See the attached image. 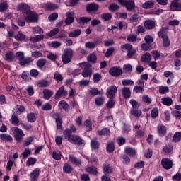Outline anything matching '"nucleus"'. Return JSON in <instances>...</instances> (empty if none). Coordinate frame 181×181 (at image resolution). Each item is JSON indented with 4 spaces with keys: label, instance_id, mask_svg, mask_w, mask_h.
I'll use <instances>...</instances> for the list:
<instances>
[{
    "label": "nucleus",
    "instance_id": "55",
    "mask_svg": "<svg viewBox=\"0 0 181 181\" xmlns=\"http://www.w3.org/2000/svg\"><path fill=\"white\" fill-rule=\"evenodd\" d=\"M181 141V132H177L175 133L173 137V141L174 142H179Z\"/></svg>",
    "mask_w": 181,
    "mask_h": 181
},
{
    "label": "nucleus",
    "instance_id": "56",
    "mask_svg": "<svg viewBox=\"0 0 181 181\" xmlns=\"http://www.w3.org/2000/svg\"><path fill=\"white\" fill-rule=\"evenodd\" d=\"M172 151H173V147L170 144L165 145L163 148V152H164V153H170Z\"/></svg>",
    "mask_w": 181,
    "mask_h": 181
},
{
    "label": "nucleus",
    "instance_id": "15",
    "mask_svg": "<svg viewBox=\"0 0 181 181\" xmlns=\"http://www.w3.org/2000/svg\"><path fill=\"white\" fill-rule=\"evenodd\" d=\"M122 95L125 98V100H128V98H131V89L128 87H124L122 90Z\"/></svg>",
    "mask_w": 181,
    "mask_h": 181
},
{
    "label": "nucleus",
    "instance_id": "41",
    "mask_svg": "<svg viewBox=\"0 0 181 181\" xmlns=\"http://www.w3.org/2000/svg\"><path fill=\"white\" fill-rule=\"evenodd\" d=\"M141 60L143 62V63H149V62H151V54L146 52V54H143Z\"/></svg>",
    "mask_w": 181,
    "mask_h": 181
},
{
    "label": "nucleus",
    "instance_id": "9",
    "mask_svg": "<svg viewBox=\"0 0 181 181\" xmlns=\"http://www.w3.org/2000/svg\"><path fill=\"white\" fill-rule=\"evenodd\" d=\"M109 74L112 77H119L122 76V69L118 66H112L109 70Z\"/></svg>",
    "mask_w": 181,
    "mask_h": 181
},
{
    "label": "nucleus",
    "instance_id": "57",
    "mask_svg": "<svg viewBox=\"0 0 181 181\" xmlns=\"http://www.w3.org/2000/svg\"><path fill=\"white\" fill-rule=\"evenodd\" d=\"M33 136H29L23 141V146H29V145H31L32 142L34 141Z\"/></svg>",
    "mask_w": 181,
    "mask_h": 181
},
{
    "label": "nucleus",
    "instance_id": "16",
    "mask_svg": "<svg viewBox=\"0 0 181 181\" xmlns=\"http://www.w3.org/2000/svg\"><path fill=\"white\" fill-rule=\"evenodd\" d=\"M157 134L160 136H165L166 135V127L163 124H158L157 127Z\"/></svg>",
    "mask_w": 181,
    "mask_h": 181
},
{
    "label": "nucleus",
    "instance_id": "32",
    "mask_svg": "<svg viewBox=\"0 0 181 181\" xmlns=\"http://www.w3.org/2000/svg\"><path fill=\"white\" fill-rule=\"evenodd\" d=\"M33 62V59H32V57H25L23 59L21 62H18L20 66H26L30 64Z\"/></svg>",
    "mask_w": 181,
    "mask_h": 181
},
{
    "label": "nucleus",
    "instance_id": "63",
    "mask_svg": "<svg viewBox=\"0 0 181 181\" xmlns=\"http://www.w3.org/2000/svg\"><path fill=\"white\" fill-rule=\"evenodd\" d=\"M122 86H134V81L131 79H123L122 81Z\"/></svg>",
    "mask_w": 181,
    "mask_h": 181
},
{
    "label": "nucleus",
    "instance_id": "59",
    "mask_svg": "<svg viewBox=\"0 0 181 181\" xmlns=\"http://www.w3.org/2000/svg\"><path fill=\"white\" fill-rule=\"evenodd\" d=\"M54 78L57 81L58 83H60V81H63V76L61 75L59 72H55L54 74Z\"/></svg>",
    "mask_w": 181,
    "mask_h": 181
},
{
    "label": "nucleus",
    "instance_id": "24",
    "mask_svg": "<svg viewBox=\"0 0 181 181\" xmlns=\"http://www.w3.org/2000/svg\"><path fill=\"white\" fill-rule=\"evenodd\" d=\"M130 114L131 115H133V117H136L137 118H139V117L142 115V110H139V107L131 109Z\"/></svg>",
    "mask_w": 181,
    "mask_h": 181
},
{
    "label": "nucleus",
    "instance_id": "2",
    "mask_svg": "<svg viewBox=\"0 0 181 181\" xmlns=\"http://www.w3.org/2000/svg\"><path fill=\"white\" fill-rule=\"evenodd\" d=\"M81 66L83 67L81 74L84 78H87L93 76V68L91 64H90L88 62H83L81 64Z\"/></svg>",
    "mask_w": 181,
    "mask_h": 181
},
{
    "label": "nucleus",
    "instance_id": "29",
    "mask_svg": "<svg viewBox=\"0 0 181 181\" xmlns=\"http://www.w3.org/2000/svg\"><path fill=\"white\" fill-rule=\"evenodd\" d=\"M103 171L105 175H110V173H112V168L110 166V164H103Z\"/></svg>",
    "mask_w": 181,
    "mask_h": 181
},
{
    "label": "nucleus",
    "instance_id": "38",
    "mask_svg": "<svg viewBox=\"0 0 181 181\" xmlns=\"http://www.w3.org/2000/svg\"><path fill=\"white\" fill-rule=\"evenodd\" d=\"M144 26L146 29H153L155 28V22L151 20H147L144 22Z\"/></svg>",
    "mask_w": 181,
    "mask_h": 181
},
{
    "label": "nucleus",
    "instance_id": "64",
    "mask_svg": "<svg viewBox=\"0 0 181 181\" xmlns=\"http://www.w3.org/2000/svg\"><path fill=\"white\" fill-rule=\"evenodd\" d=\"M101 78H103V76L100 74L95 73L93 74V83H100Z\"/></svg>",
    "mask_w": 181,
    "mask_h": 181
},
{
    "label": "nucleus",
    "instance_id": "35",
    "mask_svg": "<svg viewBox=\"0 0 181 181\" xmlns=\"http://www.w3.org/2000/svg\"><path fill=\"white\" fill-rule=\"evenodd\" d=\"M0 139L1 141H6V142H12V141H13L12 136L11 135L6 134H1Z\"/></svg>",
    "mask_w": 181,
    "mask_h": 181
},
{
    "label": "nucleus",
    "instance_id": "31",
    "mask_svg": "<svg viewBox=\"0 0 181 181\" xmlns=\"http://www.w3.org/2000/svg\"><path fill=\"white\" fill-rule=\"evenodd\" d=\"M14 39H16L17 42H26V35L22 33H18L14 36Z\"/></svg>",
    "mask_w": 181,
    "mask_h": 181
},
{
    "label": "nucleus",
    "instance_id": "47",
    "mask_svg": "<svg viewBox=\"0 0 181 181\" xmlns=\"http://www.w3.org/2000/svg\"><path fill=\"white\" fill-rule=\"evenodd\" d=\"M95 103L97 107H101V105L105 103V99L103 97H96L95 98Z\"/></svg>",
    "mask_w": 181,
    "mask_h": 181
},
{
    "label": "nucleus",
    "instance_id": "48",
    "mask_svg": "<svg viewBox=\"0 0 181 181\" xmlns=\"http://www.w3.org/2000/svg\"><path fill=\"white\" fill-rule=\"evenodd\" d=\"M43 39H45V36L43 35H39L33 37H31L30 40V42H33V43H35L36 42H40V40H43Z\"/></svg>",
    "mask_w": 181,
    "mask_h": 181
},
{
    "label": "nucleus",
    "instance_id": "27",
    "mask_svg": "<svg viewBox=\"0 0 181 181\" xmlns=\"http://www.w3.org/2000/svg\"><path fill=\"white\" fill-rule=\"evenodd\" d=\"M55 115H57V117L55 118L57 128L58 129H62V125L63 124V119L62 118V117H60V115H59V113H57Z\"/></svg>",
    "mask_w": 181,
    "mask_h": 181
},
{
    "label": "nucleus",
    "instance_id": "19",
    "mask_svg": "<svg viewBox=\"0 0 181 181\" xmlns=\"http://www.w3.org/2000/svg\"><path fill=\"white\" fill-rule=\"evenodd\" d=\"M98 8H99L98 4L95 3L88 4L86 5L87 12H95V11H97Z\"/></svg>",
    "mask_w": 181,
    "mask_h": 181
},
{
    "label": "nucleus",
    "instance_id": "12",
    "mask_svg": "<svg viewBox=\"0 0 181 181\" xmlns=\"http://www.w3.org/2000/svg\"><path fill=\"white\" fill-rule=\"evenodd\" d=\"M40 175V170H39V168H35L30 174V180L37 181V179H39Z\"/></svg>",
    "mask_w": 181,
    "mask_h": 181
},
{
    "label": "nucleus",
    "instance_id": "20",
    "mask_svg": "<svg viewBox=\"0 0 181 181\" xmlns=\"http://www.w3.org/2000/svg\"><path fill=\"white\" fill-rule=\"evenodd\" d=\"M124 153L129 156L134 157L135 155H136V150H135V148L127 146L124 148Z\"/></svg>",
    "mask_w": 181,
    "mask_h": 181
},
{
    "label": "nucleus",
    "instance_id": "8",
    "mask_svg": "<svg viewBox=\"0 0 181 181\" xmlns=\"http://www.w3.org/2000/svg\"><path fill=\"white\" fill-rule=\"evenodd\" d=\"M67 90H66L64 86H62L56 92L54 98L55 100H59V98H61V97H67Z\"/></svg>",
    "mask_w": 181,
    "mask_h": 181
},
{
    "label": "nucleus",
    "instance_id": "33",
    "mask_svg": "<svg viewBox=\"0 0 181 181\" xmlns=\"http://www.w3.org/2000/svg\"><path fill=\"white\" fill-rule=\"evenodd\" d=\"M58 6L55 4L53 3H47L45 4V11H54L55 9H57Z\"/></svg>",
    "mask_w": 181,
    "mask_h": 181
},
{
    "label": "nucleus",
    "instance_id": "50",
    "mask_svg": "<svg viewBox=\"0 0 181 181\" xmlns=\"http://www.w3.org/2000/svg\"><path fill=\"white\" fill-rule=\"evenodd\" d=\"M87 59L90 63H95V62H97V55L94 53H91L88 56Z\"/></svg>",
    "mask_w": 181,
    "mask_h": 181
},
{
    "label": "nucleus",
    "instance_id": "45",
    "mask_svg": "<svg viewBox=\"0 0 181 181\" xmlns=\"http://www.w3.org/2000/svg\"><path fill=\"white\" fill-rule=\"evenodd\" d=\"M37 66L42 70L45 66H46V59H40L37 61Z\"/></svg>",
    "mask_w": 181,
    "mask_h": 181
},
{
    "label": "nucleus",
    "instance_id": "11",
    "mask_svg": "<svg viewBox=\"0 0 181 181\" xmlns=\"http://www.w3.org/2000/svg\"><path fill=\"white\" fill-rule=\"evenodd\" d=\"M69 142L74 145H84V141H83L81 137L77 135H72Z\"/></svg>",
    "mask_w": 181,
    "mask_h": 181
},
{
    "label": "nucleus",
    "instance_id": "36",
    "mask_svg": "<svg viewBox=\"0 0 181 181\" xmlns=\"http://www.w3.org/2000/svg\"><path fill=\"white\" fill-rule=\"evenodd\" d=\"M49 81H47L45 79L38 81L37 82V86H38L40 88H46V87H49Z\"/></svg>",
    "mask_w": 181,
    "mask_h": 181
},
{
    "label": "nucleus",
    "instance_id": "13",
    "mask_svg": "<svg viewBox=\"0 0 181 181\" xmlns=\"http://www.w3.org/2000/svg\"><path fill=\"white\" fill-rule=\"evenodd\" d=\"M17 11L22 13H27L30 11V7L25 3H21L18 6Z\"/></svg>",
    "mask_w": 181,
    "mask_h": 181
},
{
    "label": "nucleus",
    "instance_id": "26",
    "mask_svg": "<svg viewBox=\"0 0 181 181\" xmlns=\"http://www.w3.org/2000/svg\"><path fill=\"white\" fill-rule=\"evenodd\" d=\"M11 122L12 125H16V126L21 125L22 124L21 123V120L18 118L17 115L15 113H13L11 115Z\"/></svg>",
    "mask_w": 181,
    "mask_h": 181
},
{
    "label": "nucleus",
    "instance_id": "25",
    "mask_svg": "<svg viewBox=\"0 0 181 181\" xmlns=\"http://www.w3.org/2000/svg\"><path fill=\"white\" fill-rule=\"evenodd\" d=\"M153 6H155V1L153 0L147 1L142 5L144 9H151L153 8Z\"/></svg>",
    "mask_w": 181,
    "mask_h": 181
},
{
    "label": "nucleus",
    "instance_id": "17",
    "mask_svg": "<svg viewBox=\"0 0 181 181\" xmlns=\"http://www.w3.org/2000/svg\"><path fill=\"white\" fill-rule=\"evenodd\" d=\"M69 159L71 163L75 165V166H81V160L74 157L73 155L69 156Z\"/></svg>",
    "mask_w": 181,
    "mask_h": 181
},
{
    "label": "nucleus",
    "instance_id": "23",
    "mask_svg": "<svg viewBox=\"0 0 181 181\" xmlns=\"http://www.w3.org/2000/svg\"><path fill=\"white\" fill-rule=\"evenodd\" d=\"M42 94H43V98L45 100H50L54 93H53V90L50 89H44Z\"/></svg>",
    "mask_w": 181,
    "mask_h": 181
},
{
    "label": "nucleus",
    "instance_id": "22",
    "mask_svg": "<svg viewBox=\"0 0 181 181\" xmlns=\"http://www.w3.org/2000/svg\"><path fill=\"white\" fill-rule=\"evenodd\" d=\"M88 91L89 94L93 95V97H95V95H103V90H98L97 88H90Z\"/></svg>",
    "mask_w": 181,
    "mask_h": 181
},
{
    "label": "nucleus",
    "instance_id": "60",
    "mask_svg": "<svg viewBox=\"0 0 181 181\" xmlns=\"http://www.w3.org/2000/svg\"><path fill=\"white\" fill-rule=\"evenodd\" d=\"M37 160H36V158H29L26 162V166L29 167V166H32L33 165H35V163H36Z\"/></svg>",
    "mask_w": 181,
    "mask_h": 181
},
{
    "label": "nucleus",
    "instance_id": "44",
    "mask_svg": "<svg viewBox=\"0 0 181 181\" xmlns=\"http://www.w3.org/2000/svg\"><path fill=\"white\" fill-rule=\"evenodd\" d=\"M58 107L62 108L64 111H69V104L64 100H61L58 104Z\"/></svg>",
    "mask_w": 181,
    "mask_h": 181
},
{
    "label": "nucleus",
    "instance_id": "30",
    "mask_svg": "<svg viewBox=\"0 0 181 181\" xmlns=\"http://www.w3.org/2000/svg\"><path fill=\"white\" fill-rule=\"evenodd\" d=\"M161 103L162 104H163V105H167L168 107H169L170 105H172V104L173 103V100L170 97L162 98Z\"/></svg>",
    "mask_w": 181,
    "mask_h": 181
},
{
    "label": "nucleus",
    "instance_id": "58",
    "mask_svg": "<svg viewBox=\"0 0 181 181\" xmlns=\"http://www.w3.org/2000/svg\"><path fill=\"white\" fill-rule=\"evenodd\" d=\"M5 57L8 62H12L15 59V54L13 52H9L6 54Z\"/></svg>",
    "mask_w": 181,
    "mask_h": 181
},
{
    "label": "nucleus",
    "instance_id": "28",
    "mask_svg": "<svg viewBox=\"0 0 181 181\" xmlns=\"http://www.w3.org/2000/svg\"><path fill=\"white\" fill-rule=\"evenodd\" d=\"M83 128H86V131H92L93 129V122L90 119H88L83 122Z\"/></svg>",
    "mask_w": 181,
    "mask_h": 181
},
{
    "label": "nucleus",
    "instance_id": "40",
    "mask_svg": "<svg viewBox=\"0 0 181 181\" xmlns=\"http://www.w3.org/2000/svg\"><path fill=\"white\" fill-rule=\"evenodd\" d=\"M130 22L132 23H137V22H139V21H141V16H139V14H133L130 19H129Z\"/></svg>",
    "mask_w": 181,
    "mask_h": 181
},
{
    "label": "nucleus",
    "instance_id": "3",
    "mask_svg": "<svg viewBox=\"0 0 181 181\" xmlns=\"http://www.w3.org/2000/svg\"><path fill=\"white\" fill-rule=\"evenodd\" d=\"M26 15L27 16L25 17V21L28 23H37V21H39V15H37V13H36L35 11L30 10Z\"/></svg>",
    "mask_w": 181,
    "mask_h": 181
},
{
    "label": "nucleus",
    "instance_id": "49",
    "mask_svg": "<svg viewBox=\"0 0 181 181\" xmlns=\"http://www.w3.org/2000/svg\"><path fill=\"white\" fill-rule=\"evenodd\" d=\"M30 74L28 72V71H25L21 74V78L23 80H25V81H30L32 80V78L29 76Z\"/></svg>",
    "mask_w": 181,
    "mask_h": 181
},
{
    "label": "nucleus",
    "instance_id": "10",
    "mask_svg": "<svg viewBox=\"0 0 181 181\" xmlns=\"http://www.w3.org/2000/svg\"><path fill=\"white\" fill-rule=\"evenodd\" d=\"M161 165L164 169L169 170L173 167V161L168 158H164L161 160Z\"/></svg>",
    "mask_w": 181,
    "mask_h": 181
},
{
    "label": "nucleus",
    "instance_id": "1",
    "mask_svg": "<svg viewBox=\"0 0 181 181\" xmlns=\"http://www.w3.org/2000/svg\"><path fill=\"white\" fill-rule=\"evenodd\" d=\"M158 37L163 39V46L164 47H169L170 46V40L168 36V28H162L158 33Z\"/></svg>",
    "mask_w": 181,
    "mask_h": 181
},
{
    "label": "nucleus",
    "instance_id": "53",
    "mask_svg": "<svg viewBox=\"0 0 181 181\" xmlns=\"http://www.w3.org/2000/svg\"><path fill=\"white\" fill-rule=\"evenodd\" d=\"M79 35H81V30L78 29L69 33V37H78Z\"/></svg>",
    "mask_w": 181,
    "mask_h": 181
},
{
    "label": "nucleus",
    "instance_id": "51",
    "mask_svg": "<svg viewBox=\"0 0 181 181\" xmlns=\"http://www.w3.org/2000/svg\"><path fill=\"white\" fill-rule=\"evenodd\" d=\"M47 59H49V60H51V62H56L57 59H59V57L56 54H53V52H49L47 55Z\"/></svg>",
    "mask_w": 181,
    "mask_h": 181
},
{
    "label": "nucleus",
    "instance_id": "21",
    "mask_svg": "<svg viewBox=\"0 0 181 181\" xmlns=\"http://www.w3.org/2000/svg\"><path fill=\"white\" fill-rule=\"evenodd\" d=\"M66 15L67 16L65 20L66 25H70L71 23H73L74 22V18H73V16H74V13L67 12Z\"/></svg>",
    "mask_w": 181,
    "mask_h": 181
},
{
    "label": "nucleus",
    "instance_id": "52",
    "mask_svg": "<svg viewBox=\"0 0 181 181\" xmlns=\"http://www.w3.org/2000/svg\"><path fill=\"white\" fill-rule=\"evenodd\" d=\"M114 105H115V100H114V98H109L106 103L107 108L111 110V108H114Z\"/></svg>",
    "mask_w": 181,
    "mask_h": 181
},
{
    "label": "nucleus",
    "instance_id": "7",
    "mask_svg": "<svg viewBox=\"0 0 181 181\" xmlns=\"http://www.w3.org/2000/svg\"><path fill=\"white\" fill-rule=\"evenodd\" d=\"M118 91V87L115 86H111L109 88H107L106 91V96L107 98H115V94H117V92Z\"/></svg>",
    "mask_w": 181,
    "mask_h": 181
},
{
    "label": "nucleus",
    "instance_id": "43",
    "mask_svg": "<svg viewBox=\"0 0 181 181\" xmlns=\"http://www.w3.org/2000/svg\"><path fill=\"white\" fill-rule=\"evenodd\" d=\"M64 134V136L65 138V139H67V141H69L71 139V131L69 129H66L65 130H64L63 132Z\"/></svg>",
    "mask_w": 181,
    "mask_h": 181
},
{
    "label": "nucleus",
    "instance_id": "5",
    "mask_svg": "<svg viewBox=\"0 0 181 181\" xmlns=\"http://www.w3.org/2000/svg\"><path fill=\"white\" fill-rule=\"evenodd\" d=\"M12 132L14 134V138L17 141V142H21L22 139H23V136H25V134L23 131L18 127H12Z\"/></svg>",
    "mask_w": 181,
    "mask_h": 181
},
{
    "label": "nucleus",
    "instance_id": "39",
    "mask_svg": "<svg viewBox=\"0 0 181 181\" xmlns=\"http://www.w3.org/2000/svg\"><path fill=\"white\" fill-rule=\"evenodd\" d=\"M90 147L92 149H98L100 148V142L97 141L95 139H93L90 140Z\"/></svg>",
    "mask_w": 181,
    "mask_h": 181
},
{
    "label": "nucleus",
    "instance_id": "34",
    "mask_svg": "<svg viewBox=\"0 0 181 181\" xmlns=\"http://www.w3.org/2000/svg\"><path fill=\"white\" fill-rule=\"evenodd\" d=\"M78 23H79V25H84L85 23H88V22H90V21H91V18L89 17H81L79 18L76 19Z\"/></svg>",
    "mask_w": 181,
    "mask_h": 181
},
{
    "label": "nucleus",
    "instance_id": "42",
    "mask_svg": "<svg viewBox=\"0 0 181 181\" xmlns=\"http://www.w3.org/2000/svg\"><path fill=\"white\" fill-rule=\"evenodd\" d=\"M64 173H71L73 172V167L69 163H64L63 166Z\"/></svg>",
    "mask_w": 181,
    "mask_h": 181
},
{
    "label": "nucleus",
    "instance_id": "6",
    "mask_svg": "<svg viewBox=\"0 0 181 181\" xmlns=\"http://www.w3.org/2000/svg\"><path fill=\"white\" fill-rule=\"evenodd\" d=\"M118 2L122 6H125L127 11H132L135 8V2L132 1L118 0Z\"/></svg>",
    "mask_w": 181,
    "mask_h": 181
},
{
    "label": "nucleus",
    "instance_id": "14",
    "mask_svg": "<svg viewBox=\"0 0 181 181\" xmlns=\"http://www.w3.org/2000/svg\"><path fill=\"white\" fill-rule=\"evenodd\" d=\"M96 134L99 136H110L111 135V132L110 131V129L105 127L101 130H98Z\"/></svg>",
    "mask_w": 181,
    "mask_h": 181
},
{
    "label": "nucleus",
    "instance_id": "61",
    "mask_svg": "<svg viewBox=\"0 0 181 181\" xmlns=\"http://www.w3.org/2000/svg\"><path fill=\"white\" fill-rule=\"evenodd\" d=\"M106 151L108 153L114 152V143L110 142L107 144Z\"/></svg>",
    "mask_w": 181,
    "mask_h": 181
},
{
    "label": "nucleus",
    "instance_id": "18",
    "mask_svg": "<svg viewBox=\"0 0 181 181\" xmlns=\"http://www.w3.org/2000/svg\"><path fill=\"white\" fill-rule=\"evenodd\" d=\"M170 9L173 11H179L181 10V2H171Z\"/></svg>",
    "mask_w": 181,
    "mask_h": 181
},
{
    "label": "nucleus",
    "instance_id": "37",
    "mask_svg": "<svg viewBox=\"0 0 181 181\" xmlns=\"http://www.w3.org/2000/svg\"><path fill=\"white\" fill-rule=\"evenodd\" d=\"M37 118V117H36V115H35V113L33 112H30L27 115V120L28 121V122H35Z\"/></svg>",
    "mask_w": 181,
    "mask_h": 181
},
{
    "label": "nucleus",
    "instance_id": "62",
    "mask_svg": "<svg viewBox=\"0 0 181 181\" xmlns=\"http://www.w3.org/2000/svg\"><path fill=\"white\" fill-rule=\"evenodd\" d=\"M52 107V104L47 103L41 107V110H42V111H50Z\"/></svg>",
    "mask_w": 181,
    "mask_h": 181
},
{
    "label": "nucleus",
    "instance_id": "54",
    "mask_svg": "<svg viewBox=\"0 0 181 181\" xmlns=\"http://www.w3.org/2000/svg\"><path fill=\"white\" fill-rule=\"evenodd\" d=\"M32 30L35 35H42L43 33V29L39 26L32 27Z\"/></svg>",
    "mask_w": 181,
    "mask_h": 181
},
{
    "label": "nucleus",
    "instance_id": "4",
    "mask_svg": "<svg viewBox=\"0 0 181 181\" xmlns=\"http://www.w3.org/2000/svg\"><path fill=\"white\" fill-rule=\"evenodd\" d=\"M73 57V49L70 48L65 49L64 50V54L62 57V60L64 64H67V63H70L71 62V59Z\"/></svg>",
    "mask_w": 181,
    "mask_h": 181
},
{
    "label": "nucleus",
    "instance_id": "46",
    "mask_svg": "<svg viewBox=\"0 0 181 181\" xmlns=\"http://www.w3.org/2000/svg\"><path fill=\"white\" fill-rule=\"evenodd\" d=\"M86 171L90 175H97V168L94 166L86 167Z\"/></svg>",
    "mask_w": 181,
    "mask_h": 181
}]
</instances>
